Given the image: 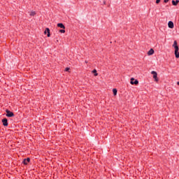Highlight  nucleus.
Instances as JSON below:
<instances>
[{"instance_id":"6","label":"nucleus","mask_w":179,"mask_h":179,"mask_svg":"<svg viewBox=\"0 0 179 179\" xmlns=\"http://www.w3.org/2000/svg\"><path fill=\"white\" fill-rule=\"evenodd\" d=\"M30 162V158L29 157H27V159H24L23 161H22V163L24 164H27V163H29Z\"/></svg>"},{"instance_id":"8","label":"nucleus","mask_w":179,"mask_h":179,"mask_svg":"<svg viewBox=\"0 0 179 179\" xmlns=\"http://www.w3.org/2000/svg\"><path fill=\"white\" fill-rule=\"evenodd\" d=\"M46 33H48V37H50L51 36V34H50V29L49 28H46L45 31H44V34H45Z\"/></svg>"},{"instance_id":"17","label":"nucleus","mask_w":179,"mask_h":179,"mask_svg":"<svg viewBox=\"0 0 179 179\" xmlns=\"http://www.w3.org/2000/svg\"><path fill=\"white\" fill-rule=\"evenodd\" d=\"M65 71H66V72H68V71H69V67L66 68Z\"/></svg>"},{"instance_id":"2","label":"nucleus","mask_w":179,"mask_h":179,"mask_svg":"<svg viewBox=\"0 0 179 179\" xmlns=\"http://www.w3.org/2000/svg\"><path fill=\"white\" fill-rule=\"evenodd\" d=\"M151 74L153 75V78L155 80L156 82H157L159 80V79H157V73L155 71H152L151 72Z\"/></svg>"},{"instance_id":"13","label":"nucleus","mask_w":179,"mask_h":179,"mask_svg":"<svg viewBox=\"0 0 179 179\" xmlns=\"http://www.w3.org/2000/svg\"><path fill=\"white\" fill-rule=\"evenodd\" d=\"M92 73H94V76H97V75H99V73H97V70L96 69H94L92 71Z\"/></svg>"},{"instance_id":"7","label":"nucleus","mask_w":179,"mask_h":179,"mask_svg":"<svg viewBox=\"0 0 179 179\" xmlns=\"http://www.w3.org/2000/svg\"><path fill=\"white\" fill-rule=\"evenodd\" d=\"M173 48H175V50H179L178 45H177V41H175L173 42Z\"/></svg>"},{"instance_id":"9","label":"nucleus","mask_w":179,"mask_h":179,"mask_svg":"<svg viewBox=\"0 0 179 179\" xmlns=\"http://www.w3.org/2000/svg\"><path fill=\"white\" fill-rule=\"evenodd\" d=\"M153 54H155V50H153V49H150V50L148 52V55H153Z\"/></svg>"},{"instance_id":"19","label":"nucleus","mask_w":179,"mask_h":179,"mask_svg":"<svg viewBox=\"0 0 179 179\" xmlns=\"http://www.w3.org/2000/svg\"><path fill=\"white\" fill-rule=\"evenodd\" d=\"M164 1L165 2V3H167V2H169V0H164Z\"/></svg>"},{"instance_id":"21","label":"nucleus","mask_w":179,"mask_h":179,"mask_svg":"<svg viewBox=\"0 0 179 179\" xmlns=\"http://www.w3.org/2000/svg\"><path fill=\"white\" fill-rule=\"evenodd\" d=\"M178 3H179V0H178Z\"/></svg>"},{"instance_id":"12","label":"nucleus","mask_w":179,"mask_h":179,"mask_svg":"<svg viewBox=\"0 0 179 179\" xmlns=\"http://www.w3.org/2000/svg\"><path fill=\"white\" fill-rule=\"evenodd\" d=\"M178 3V0H176V1L173 0L172 1V5H173V6H177Z\"/></svg>"},{"instance_id":"4","label":"nucleus","mask_w":179,"mask_h":179,"mask_svg":"<svg viewBox=\"0 0 179 179\" xmlns=\"http://www.w3.org/2000/svg\"><path fill=\"white\" fill-rule=\"evenodd\" d=\"M168 27L169 29H174V22H173V21H169L168 22Z\"/></svg>"},{"instance_id":"3","label":"nucleus","mask_w":179,"mask_h":179,"mask_svg":"<svg viewBox=\"0 0 179 179\" xmlns=\"http://www.w3.org/2000/svg\"><path fill=\"white\" fill-rule=\"evenodd\" d=\"M130 83L131 85H138V83H139V81H138V80H135V78H131Z\"/></svg>"},{"instance_id":"10","label":"nucleus","mask_w":179,"mask_h":179,"mask_svg":"<svg viewBox=\"0 0 179 179\" xmlns=\"http://www.w3.org/2000/svg\"><path fill=\"white\" fill-rule=\"evenodd\" d=\"M179 49H176L175 50V56L176 58H179V52H178Z\"/></svg>"},{"instance_id":"5","label":"nucleus","mask_w":179,"mask_h":179,"mask_svg":"<svg viewBox=\"0 0 179 179\" xmlns=\"http://www.w3.org/2000/svg\"><path fill=\"white\" fill-rule=\"evenodd\" d=\"M2 122L4 127H8V119L6 118L3 119Z\"/></svg>"},{"instance_id":"1","label":"nucleus","mask_w":179,"mask_h":179,"mask_svg":"<svg viewBox=\"0 0 179 179\" xmlns=\"http://www.w3.org/2000/svg\"><path fill=\"white\" fill-rule=\"evenodd\" d=\"M6 117H14L15 114L13 113V112H10L9 110H6Z\"/></svg>"},{"instance_id":"18","label":"nucleus","mask_w":179,"mask_h":179,"mask_svg":"<svg viewBox=\"0 0 179 179\" xmlns=\"http://www.w3.org/2000/svg\"><path fill=\"white\" fill-rule=\"evenodd\" d=\"M156 3H160V0H156Z\"/></svg>"},{"instance_id":"11","label":"nucleus","mask_w":179,"mask_h":179,"mask_svg":"<svg viewBox=\"0 0 179 179\" xmlns=\"http://www.w3.org/2000/svg\"><path fill=\"white\" fill-rule=\"evenodd\" d=\"M57 27H60V29H65V25L62 23L57 24Z\"/></svg>"},{"instance_id":"16","label":"nucleus","mask_w":179,"mask_h":179,"mask_svg":"<svg viewBox=\"0 0 179 179\" xmlns=\"http://www.w3.org/2000/svg\"><path fill=\"white\" fill-rule=\"evenodd\" d=\"M59 32H60V33H65V29H60V30H59Z\"/></svg>"},{"instance_id":"20","label":"nucleus","mask_w":179,"mask_h":179,"mask_svg":"<svg viewBox=\"0 0 179 179\" xmlns=\"http://www.w3.org/2000/svg\"><path fill=\"white\" fill-rule=\"evenodd\" d=\"M177 85H179V82H178V83H177Z\"/></svg>"},{"instance_id":"14","label":"nucleus","mask_w":179,"mask_h":179,"mask_svg":"<svg viewBox=\"0 0 179 179\" xmlns=\"http://www.w3.org/2000/svg\"><path fill=\"white\" fill-rule=\"evenodd\" d=\"M113 92L114 96H117V89L114 88V89L113 90Z\"/></svg>"},{"instance_id":"15","label":"nucleus","mask_w":179,"mask_h":179,"mask_svg":"<svg viewBox=\"0 0 179 179\" xmlns=\"http://www.w3.org/2000/svg\"><path fill=\"white\" fill-rule=\"evenodd\" d=\"M30 16H34V15H36V12L34 11H31L30 13H29Z\"/></svg>"}]
</instances>
